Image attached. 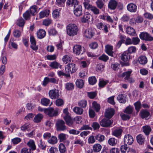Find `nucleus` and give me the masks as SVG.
I'll return each instance as SVG.
<instances>
[{
    "label": "nucleus",
    "mask_w": 153,
    "mask_h": 153,
    "mask_svg": "<svg viewBox=\"0 0 153 153\" xmlns=\"http://www.w3.org/2000/svg\"><path fill=\"white\" fill-rule=\"evenodd\" d=\"M78 29L75 24H70L66 27L67 34L69 36H73L77 34Z\"/></svg>",
    "instance_id": "1"
},
{
    "label": "nucleus",
    "mask_w": 153,
    "mask_h": 153,
    "mask_svg": "<svg viewBox=\"0 0 153 153\" xmlns=\"http://www.w3.org/2000/svg\"><path fill=\"white\" fill-rule=\"evenodd\" d=\"M76 65L73 63H68L65 67V72L67 74L66 76H70V74L75 72L76 70Z\"/></svg>",
    "instance_id": "2"
},
{
    "label": "nucleus",
    "mask_w": 153,
    "mask_h": 153,
    "mask_svg": "<svg viewBox=\"0 0 153 153\" xmlns=\"http://www.w3.org/2000/svg\"><path fill=\"white\" fill-rule=\"evenodd\" d=\"M56 128L57 131H64L67 129L65 125V122L62 120H58L56 123Z\"/></svg>",
    "instance_id": "3"
},
{
    "label": "nucleus",
    "mask_w": 153,
    "mask_h": 153,
    "mask_svg": "<svg viewBox=\"0 0 153 153\" xmlns=\"http://www.w3.org/2000/svg\"><path fill=\"white\" fill-rule=\"evenodd\" d=\"M74 53L76 55L83 54L85 51L84 47H82L80 45H76L74 46L73 49Z\"/></svg>",
    "instance_id": "4"
},
{
    "label": "nucleus",
    "mask_w": 153,
    "mask_h": 153,
    "mask_svg": "<svg viewBox=\"0 0 153 153\" xmlns=\"http://www.w3.org/2000/svg\"><path fill=\"white\" fill-rule=\"evenodd\" d=\"M139 37L142 40L146 41H151L153 40V37L147 32L141 33L140 34Z\"/></svg>",
    "instance_id": "5"
},
{
    "label": "nucleus",
    "mask_w": 153,
    "mask_h": 153,
    "mask_svg": "<svg viewBox=\"0 0 153 153\" xmlns=\"http://www.w3.org/2000/svg\"><path fill=\"white\" fill-rule=\"evenodd\" d=\"M49 97L52 99H55L58 98L59 96V91L56 89L50 90L48 92Z\"/></svg>",
    "instance_id": "6"
},
{
    "label": "nucleus",
    "mask_w": 153,
    "mask_h": 153,
    "mask_svg": "<svg viewBox=\"0 0 153 153\" xmlns=\"http://www.w3.org/2000/svg\"><path fill=\"white\" fill-rule=\"evenodd\" d=\"M45 113L49 117H53L57 115L58 111L57 110H54L52 108H49L44 110Z\"/></svg>",
    "instance_id": "7"
},
{
    "label": "nucleus",
    "mask_w": 153,
    "mask_h": 153,
    "mask_svg": "<svg viewBox=\"0 0 153 153\" xmlns=\"http://www.w3.org/2000/svg\"><path fill=\"white\" fill-rule=\"evenodd\" d=\"M82 6L78 4L74 6V13L75 15L79 16L82 15Z\"/></svg>",
    "instance_id": "8"
},
{
    "label": "nucleus",
    "mask_w": 153,
    "mask_h": 153,
    "mask_svg": "<svg viewBox=\"0 0 153 153\" xmlns=\"http://www.w3.org/2000/svg\"><path fill=\"white\" fill-rule=\"evenodd\" d=\"M112 123V120L106 118H104L100 122V125L104 127H110Z\"/></svg>",
    "instance_id": "9"
},
{
    "label": "nucleus",
    "mask_w": 153,
    "mask_h": 153,
    "mask_svg": "<svg viewBox=\"0 0 153 153\" xmlns=\"http://www.w3.org/2000/svg\"><path fill=\"white\" fill-rule=\"evenodd\" d=\"M96 25L98 29L103 31L105 33H107L108 31L107 25L104 23L99 22L97 23Z\"/></svg>",
    "instance_id": "10"
},
{
    "label": "nucleus",
    "mask_w": 153,
    "mask_h": 153,
    "mask_svg": "<svg viewBox=\"0 0 153 153\" xmlns=\"http://www.w3.org/2000/svg\"><path fill=\"white\" fill-rule=\"evenodd\" d=\"M133 139L131 135L129 134H126L125 135L124 141L125 144H128L130 145L133 142Z\"/></svg>",
    "instance_id": "11"
},
{
    "label": "nucleus",
    "mask_w": 153,
    "mask_h": 153,
    "mask_svg": "<svg viewBox=\"0 0 153 153\" xmlns=\"http://www.w3.org/2000/svg\"><path fill=\"white\" fill-rule=\"evenodd\" d=\"M30 41L31 43L30 48L33 50L36 51L38 49V47L36 46V42L34 37L33 36H31Z\"/></svg>",
    "instance_id": "12"
},
{
    "label": "nucleus",
    "mask_w": 153,
    "mask_h": 153,
    "mask_svg": "<svg viewBox=\"0 0 153 153\" xmlns=\"http://www.w3.org/2000/svg\"><path fill=\"white\" fill-rule=\"evenodd\" d=\"M114 110L113 109L110 108H108L106 111L105 114V116L107 118H110L114 115Z\"/></svg>",
    "instance_id": "13"
},
{
    "label": "nucleus",
    "mask_w": 153,
    "mask_h": 153,
    "mask_svg": "<svg viewBox=\"0 0 153 153\" xmlns=\"http://www.w3.org/2000/svg\"><path fill=\"white\" fill-rule=\"evenodd\" d=\"M117 2L115 0H110L108 4V7L111 10H114L117 7Z\"/></svg>",
    "instance_id": "14"
},
{
    "label": "nucleus",
    "mask_w": 153,
    "mask_h": 153,
    "mask_svg": "<svg viewBox=\"0 0 153 153\" xmlns=\"http://www.w3.org/2000/svg\"><path fill=\"white\" fill-rule=\"evenodd\" d=\"M127 8L128 10L130 12H135L137 10V6L135 4L131 3L128 5Z\"/></svg>",
    "instance_id": "15"
},
{
    "label": "nucleus",
    "mask_w": 153,
    "mask_h": 153,
    "mask_svg": "<svg viewBox=\"0 0 153 153\" xmlns=\"http://www.w3.org/2000/svg\"><path fill=\"white\" fill-rule=\"evenodd\" d=\"M50 13V11L48 10H45L40 12L39 13V17L40 19L48 17Z\"/></svg>",
    "instance_id": "16"
},
{
    "label": "nucleus",
    "mask_w": 153,
    "mask_h": 153,
    "mask_svg": "<svg viewBox=\"0 0 153 153\" xmlns=\"http://www.w3.org/2000/svg\"><path fill=\"white\" fill-rule=\"evenodd\" d=\"M130 54L127 52H124L121 55L120 57L122 60L124 62H126L130 59Z\"/></svg>",
    "instance_id": "17"
},
{
    "label": "nucleus",
    "mask_w": 153,
    "mask_h": 153,
    "mask_svg": "<svg viewBox=\"0 0 153 153\" xmlns=\"http://www.w3.org/2000/svg\"><path fill=\"white\" fill-rule=\"evenodd\" d=\"M94 33L91 28L86 30L84 32V35L87 38H91L94 35Z\"/></svg>",
    "instance_id": "18"
},
{
    "label": "nucleus",
    "mask_w": 153,
    "mask_h": 153,
    "mask_svg": "<svg viewBox=\"0 0 153 153\" xmlns=\"http://www.w3.org/2000/svg\"><path fill=\"white\" fill-rule=\"evenodd\" d=\"M105 52L109 55L113 56V47L112 46L107 45L105 46Z\"/></svg>",
    "instance_id": "19"
},
{
    "label": "nucleus",
    "mask_w": 153,
    "mask_h": 153,
    "mask_svg": "<svg viewBox=\"0 0 153 153\" xmlns=\"http://www.w3.org/2000/svg\"><path fill=\"white\" fill-rule=\"evenodd\" d=\"M64 119L66 121V123L69 126H71L73 124L74 120L72 119L69 116H65Z\"/></svg>",
    "instance_id": "20"
},
{
    "label": "nucleus",
    "mask_w": 153,
    "mask_h": 153,
    "mask_svg": "<svg viewBox=\"0 0 153 153\" xmlns=\"http://www.w3.org/2000/svg\"><path fill=\"white\" fill-rule=\"evenodd\" d=\"M147 59L146 56H141L138 58V62L141 64L145 65L147 62Z\"/></svg>",
    "instance_id": "21"
},
{
    "label": "nucleus",
    "mask_w": 153,
    "mask_h": 153,
    "mask_svg": "<svg viewBox=\"0 0 153 153\" xmlns=\"http://www.w3.org/2000/svg\"><path fill=\"white\" fill-rule=\"evenodd\" d=\"M46 34V32L44 30L39 29L37 32V37L39 39H42L45 36Z\"/></svg>",
    "instance_id": "22"
},
{
    "label": "nucleus",
    "mask_w": 153,
    "mask_h": 153,
    "mask_svg": "<svg viewBox=\"0 0 153 153\" xmlns=\"http://www.w3.org/2000/svg\"><path fill=\"white\" fill-rule=\"evenodd\" d=\"M140 116L142 119H146L149 116L150 114L149 111L146 110H141L140 111Z\"/></svg>",
    "instance_id": "23"
},
{
    "label": "nucleus",
    "mask_w": 153,
    "mask_h": 153,
    "mask_svg": "<svg viewBox=\"0 0 153 153\" xmlns=\"http://www.w3.org/2000/svg\"><path fill=\"white\" fill-rule=\"evenodd\" d=\"M88 10H91L95 15H98L100 13V10L96 7L92 5L91 6Z\"/></svg>",
    "instance_id": "24"
},
{
    "label": "nucleus",
    "mask_w": 153,
    "mask_h": 153,
    "mask_svg": "<svg viewBox=\"0 0 153 153\" xmlns=\"http://www.w3.org/2000/svg\"><path fill=\"white\" fill-rule=\"evenodd\" d=\"M91 17V15L88 13H85L81 19V21L83 23H85L88 21Z\"/></svg>",
    "instance_id": "25"
},
{
    "label": "nucleus",
    "mask_w": 153,
    "mask_h": 153,
    "mask_svg": "<svg viewBox=\"0 0 153 153\" xmlns=\"http://www.w3.org/2000/svg\"><path fill=\"white\" fill-rule=\"evenodd\" d=\"M123 130L121 128H117L115 129L112 132V134L117 137H120Z\"/></svg>",
    "instance_id": "26"
},
{
    "label": "nucleus",
    "mask_w": 153,
    "mask_h": 153,
    "mask_svg": "<svg viewBox=\"0 0 153 153\" xmlns=\"http://www.w3.org/2000/svg\"><path fill=\"white\" fill-rule=\"evenodd\" d=\"M43 117V115L41 114H37L33 119V121L36 123L40 122Z\"/></svg>",
    "instance_id": "27"
},
{
    "label": "nucleus",
    "mask_w": 153,
    "mask_h": 153,
    "mask_svg": "<svg viewBox=\"0 0 153 153\" xmlns=\"http://www.w3.org/2000/svg\"><path fill=\"white\" fill-rule=\"evenodd\" d=\"M49 66L53 68L57 69L59 68H61L62 65L56 61L51 62Z\"/></svg>",
    "instance_id": "28"
},
{
    "label": "nucleus",
    "mask_w": 153,
    "mask_h": 153,
    "mask_svg": "<svg viewBox=\"0 0 153 153\" xmlns=\"http://www.w3.org/2000/svg\"><path fill=\"white\" fill-rule=\"evenodd\" d=\"M27 145L32 150H34L36 149V146L34 141L32 140H30L27 143Z\"/></svg>",
    "instance_id": "29"
},
{
    "label": "nucleus",
    "mask_w": 153,
    "mask_h": 153,
    "mask_svg": "<svg viewBox=\"0 0 153 153\" xmlns=\"http://www.w3.org/2000/svg\"><path fill=\"white\" fill-rule=\"evenodd\" d=\"M117 99L120 102L125 103L126 102V97L122 94H119L117 97Z\"/></svg>",
    "instance_id": "30"
},
{
    "label": "nucleus",
    "mask_w": 153,
    "mask_h": 153,
    "mask_svg": "<svg viewBox=\"0 0 153 153\" xmlns=\"http://www.w3.org/2000/svg\"><path fill=\"white\" fill-rule=\"evenodd\" d=\"M137 142L140 144H142L145 141L143 136L141 134L137 136Z\"/></svg>",
    "instance_id": "31"
},
{
    "label": "nucleus",
    "mask_w": 153,
    "mask_h": 153,
    "mask_svg": "<svg viewBox=\"0 0 153 153\" xmlns=\"http://www.w3.org/2000/svg\"><path fill=\"white\" fill-rule=\"evenodd\" d=\"M126 32L128 34L133 36L136 33L135 30L130 27H127Z\"/></svg>",
    "instance_id": "32"
},
{
    "label": "nucleus",
    "mask_w": 153,
    "mask_h": 153,
    "mask_svg": "<svg viewBox=\"0 0 153 153\" xmlns=\"http://www.w3.org/2000/svg\"><path fill=\"white\" fill-rule=\"evenodd\" d=\"M102 146L99 144H96L93 147V150L96 152H98L100 151L102 149Z\"/></svg>",
    "instance_id": "33"
},
{
    "label": "nucleus",
    "mask_w": 153,
    "mask_h": 153,
    "mask_svg": "<svg viewBox=\"0 0 153 153\" xmlns=\"http://www.w3.org/2000/svg\"><path fill=\"white\" fill-rule=\"evenodd\" d=\"M84 82L83 80L81 79H78L76 82V85L78 88H81L83 86Z\"/></svg>",
    "instance_id": "34"
},
{
    "label": "nucleus",
    "mask_w": 153,
    "mask_h": 153,
    "mask_svg": "<svg viewBox=\"0 0 153 153\" xmlns=\"http://www.w3.org/2000/svg\"><path fill=\"white\" fill-rule=\"evenodd\" d=\"M73 111L77 114L81 115L83 113V110L80 107H76L74 108Z\"/></svg>",
    "instance_id": "35"
},
{
    "label": "nucleus",
    "mask_w": 153,
    "mask_h": 153,
    "mask_svg": "<svg viewBox=\"0 0 153 153\" xmlns=\"http://www.w3.org/2000/svg\"><path fill=\"white\" fill-rule=\"evenodd\" d=\"M117 140L114 138H111L108 140V143L111 146H114L117 143Z\"/></svg>",
    "instance_id": "36"
},
{
    "label": "nucleus",
    "mask_w": 153,
    "mask_h": 153,
    "mask_svg": "<svg viewBox=\"0 0 153 153\" xmlns=\"http://www.w3.org/2000/svg\"><path fill=\"white\" fill-rule=\"evenodd\" d=\"M78 3L79 1L77 0H67L66 2L68 6H75Z\"/></svg>",
    "instance_id": "37"
},
{
    "label": "nucleus",
    "mask_w": 153,
    "mask_h": 153,
    "mask_svg": "<svg viewBox=\"0 0 153 153\" xmlns=\"http://www.w3.org/2000/svg\"><path fill=\"white\" fill-rule=\"evenodd\" d=\"M97 7L99 9H102L103 8L104 4L102 0H97L96 2Z\"/></svg>",
    "instance_id": "38"
},
{
    "label": "nucleus",
    "mask_w": 153,
    "mask_h": 153,
    "mask_svg": "<svg viewBox=\"0 0 153 153\" xmlns=\"http://www.w3.org/2000/svg\"><path fill=\"white\" fill-rule=\"evenodd\" d=\"M58 141L57 138L54 136H52L48 140V142L51 144H54L56 143Z\"/></svg>",
    "instance_id": "39"
},
{
    "label": "nucleus",
    "mask_w": 153,
    "mask_h": 153,
    "mask_svg": "<svg viewBox=\"0 0 153 153\" xmlns=\"http://www.w3.org/2000/svg\"><path fill=\"white\" fill-rule=\"evenodd\" d=\"M41 104L45 106H48L50 102V100L47 98H44L41 99Z\"/></svg>",
    "instance_id": "40"
},
{
    "label": "nucleus",
    "mask_w": 153,
    "mask_h": 153,
    "mask_svg": "<svg viewBox=\"0 0 153 153\" xmlns=\"http://www.w3.org/2000/svg\"><path fill=\"white\" fill-rule=\"evenodd\" d=\"M143 130L144 133L146 135H148L151 131V127L149 126H145L143 127Z\"/></svg>",
    "instance_id": "41"
},
{
    "label": "nucleus",
    "mask_w": 153,
    "mask_h": 153,
    "mask_svg": "<svg viewBox=\"0 0 153 153\" xmlns=\"http://www.w3.org/2000/svg\"><path fill=\"white\" fill-rule=\"evenodd\" d=\"M95 138L100 142H101L105 140L104 136L101 134H98L95 136Z\"/></svg>",
    "instance_id": "42"
},
{
    "label": "nucleus",
    "mask_w": 153,
    "mask_h": 153,
    "mask_svg": "<svg viewBox=\"0 0 153 153\" xmlns=\"http://www.w3.org/2000/svg\"><path fill=\"white\" fill-rule=\"evenodd\" d=\"M62 60L64 62L67 64L68 62H71V58L69 55H65L63 56Z\"/></svg>",
    "instance_id": "43"
},
{
    "label": "nucleus",
    "mask_w": 153,
    "mask_h": 153,
    "mask_svg": "<svg viewBox=\"0 0 153 153\" xmlns=\"http://www.w3.org/2000/svg\"><path fill=\"white\" fill-rule=\"evenodd\" d=\"M74 85L72 83H67L65 84V88L68 91H71L73 90L74 88Z\"/></svg>",
    "instance_id": "44"
},
{
    "label": "nucleus",
    "mask_w": 153,
    "mask_h": 153,
    "mask_svg": "<svg viewBox=\"0 0 153 153\" xmlns=\"http://www.w3.org/2000/svg\"><path fill=\"white\" fill-rule=\"evenodd\" d=\"M92 106L97 112H98L100 110V105L96 102L94 101L93 102Z\"/></svg>",
    "instance_id": "45"
},
{
    "label": "nucleus",
    "mask_w": 153,
    "mask_h": 153,
    "mask_svg": "<svg viewBox=\"0 0 153 153\" xmlns=\"http://www.w3.org/2000/svg\"><path fill=\"white\" fill-rule=\"evenodd\" d=\"M67 135L63 133H61L58 135V138L60 142H64L66 139Z\"/></svg>",
    "instance_id": "46"
},
{
    "label": "nucleus",
    "mask_w": 153,
    "mask_h": 153,
    "mask_svg": "<svg viewBox=\"0 0 153 153\" xmlns=\"http://www.w3.org/2000/svg\"><path fill=\"white\" fill-rule=\"evenodd\" d=\"M131 72V71H130L124 72L123 73L122 76L123 77H125V79H126L128 80L129 79Z\"/></svg>",
    "instance_id": "47"
},
{
    "label": "nucleus",
    "mask_w": 153,
    "mask_h": 153,
    "mask_svg": "<svg viewBox=\"0 0 153 153\" xmlns=\"http://www.w3.org/2000/svg\"><path fill=\"white\" fill-rule=\"evenodd\" d=\"M59 149L61 153H65L66 150L65 146L63 143H60L59 146Z\"/></svg>",
    "instance_id": "48"
},
{
    "label": "nucleus",
    "mask_w": 153,
    "mask_h": 153,
    "mask_svg": "<svg viewBox=\"0 0 153 153\" xmlns=\"http://www.w3.org/2000/svg\"><path fill=\"white\" fill-rule=\"evenodd\" d=\"M133 108L132 106L129 105L126 108L124 112L127 114H131L133 112Z\"/></svg>",
    "instance_id": "49"
},
{
    "label": "nucleus",
    "mask_w": 153,
    "mask_h": 153,
    "mask_svg": "<svg viewBox=\"0 0 153 153\" xmlns=\"http://www.w3.org/2000/svg\"><path fill=\"white\" fill-rule=\"evenodd\" d=\"M87 104V102L86 100H82L78 102V105L80 107L82 108H85Z\"/></svg>",
    "instance_id": "50"
},
{
    "label": "nucleus",
    "mask_w": 153,
    "mask_h": 153,
    "mask_svg": "<svg viewBox=\"0 0 153 153\" xmlns=\"http://www.w3.org/2000/svg\"><path fill=\"white\" fill-rule=\"evenodd\" d=\"M120 67V65L117 63H113L111 65V68L114 71L117 70Z\"/></svg>",
    "instance_id": "51"
},
{
    "label": "nucleus",
    "mask_w": 153,
    "mask_h": 153,
    "mask_svg": "<svg viewBox=\"0 0 153 153\" xmlns=\"http://www.w3.org/2000/svg\"><path fill=\"white\" fill-rule=\"evenodd\" d=\"M97 79L94 76L89 77L88 79V81L90 85H93L97 82Z\"/></svg>",
    "instance_id": "52"
},
{
    "label": "nucleus",
    "mask_w": 153,
    "mask_h": 153,
    "mask_svg": "<svg viewBox=\"0 0 153 153\" xmlns=\"http://www.w3.org/2000/svg\"><path fill=\"white\" fill-rule=\"evenodd\" d=\"M136 50V48L135 47L131 46L128 48L127 51L128 54H130L135 53Z\"/></svg>",
    "instance_id": "53"
},
{
    "label": "nucleus",
    "mask_w": 153,
    "mask_h": 153,
    "mask_svg": "<svg viewBox=\"0 0 153 153\" xmlns=\"http://www.w3.org/2000/svg\"><path fill=\"white\" fill-rule=\"evenodd\" d=\"M83 4L85 8L86 9H88L92 5L90 4V1L89 0H84Z\"/></svg>",
    "instance_id": "54"
},
{
    "label": "nucleus",
    "mask_w": 153,
    "mask_h": 153,
    "mask_svg": "<svg viewBox=\"0 0 153 153\" xmlns=\"http://www.w3.org/2000/svg\"><path fill=\"white\" fill-rule=\"evenodd\" d=\"M38 7L36 5H34L32 6L30 8V13L32 15H35L36 13Z\"/></svg>",
    "instance_id": "55"
},
{
    "label": "nucleus",
    "mask_w": 153,
    "mask_h": 153,
    "mask_svg": "<svg viewBox=\"0 0 153 153\" xmlns=\"http://www.w3.org/2000/svg\"><path fill=\"white\" fill-rule=\"evenodd\" d=\"M17 25L20 27L23 26L25 24V21L22 18H20L17 21Z\"/></svg>",
    "instance_id": "56"
},
{
    "label": "nucleus",
    "mask_w": 153,
    "mask_h": 153,
    "mask_svg": "<svg viewBox=\"0 0 153 153\" xmlns=\"http://www.w3.org/2000/svg\"><path fill=\"white\" fill-rule=\"evenodd\" d=\"M59 13L57 9L54 10L52 13L53 16L55 19H57L59 17Z\"/></svg>",
    "instance_id": "57"
},
{
    "label": "nucleus",
    "mask_w": 153,
    "mask_h": 153,
    "mask_svg": "<svg viewBox=\"0 0 153 153\" xmlns=\"http://www.w3.org/2000/svg\"><path fill=\"white\" fill-rule=\"evenodd\" d=\"M20 153H31V150L30 149L24 147L21 150Z\"/></svg>",
    "instance_id": "58"
},
{
    "label": "nucleus",
    "mask_w": 153,
    "mask_h": 153,
    "mask_svg": "<svg viewBox=\"0 0 153 153\" xmlns=\"http://www.w3.org/2000/svg\"><path fill=\"white\" fill-rule=\"evenodd\" d=\"M21 141V139L19 137H16L12 140V141L14 145L18 144Z\"/></svg>",
    "instance_id": "59"
},
{
    "label": "nucleus",
    "mask_w": 153,
    "mask_h": 153,
    "mask_svg": "<svg viewBox=\"0 0 153 153\" xmlns=\"http://www.w3.org/2000/svg\"><path fill=\"white\" fill-rule=\"evenodd\" d=\"M23 16L25 20L29 19L30 15L29 11L27 10L24 13Z\"/></svg>",
    "instance_id": "60"
},
{
    "label": "nucleus",
    "mask_w": 153,
    "mask_h": 153,
    "mask_svg": "<svg viewBox=\"0 0 153 153\" xmlns=\"http://www.w3.org/2000/svg\"><path fill=\"white\" fill-rule=\"evenodd\" d=\"M64 102L61 99H58L56 101V104L58 106H61L63 104Z\"/></svg>",
    "instance_id": "61"
},
{
    "label": "nucleus",
    "mask_w": 153,
    "mask_h": 153,
    "mask_svg": "<svg viewBox=\"0 0 153 153\" xmlns=\"http://www.w3.org/2000/svg\"><path fill=\"white\" fill-rule=\"evenodd\" d=\"M52 22V20L51 19H45L43 22V25L48 26L50 25Z\"/></svg>",
    "instance_id": "62"
},
{
    "label": "nucleus",
    "mask_w": 153,
    "mask_h": 153,
    "mask_svg": "<svg viewBox=\"0 0 153 153\" xmlns=\"http://www.w3.org/2000/svg\"><path fill=\"white\" fill-rule=\"evenodd\" d=\"M95 141V137L93 135L91 136L88 138V143L89 144H93Z\"/></svg>",
    "instance_id": "63"
},
{
    "label": "nucleus",
    "mask_w": 153,
    "mask_h": 153,
    "mask_svg": "<svg viewBox=\"0 0 153 153\" xmlns=\"http://www.w3.org/2000/svg\"><path fill=\"white\" fill-rule=\"evenodd\" d=\"M128 148L127 145H122L120 148V151L122 153H125Z\"/></svg>",
    "instance_id": "64"
}]
</instances>
